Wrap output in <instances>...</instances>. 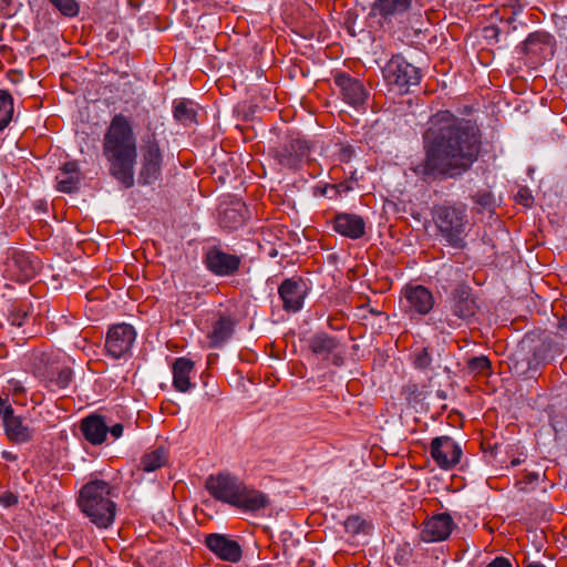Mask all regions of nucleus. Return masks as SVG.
<instances>
[{"label": "nucleus", "instance_id": "1", "mask_svg": "<svg viewBox=\"0 0 567 567\" xmlns=\"http://www.w3.org/2000/svg\"><path fill=\"white\" fill-rule=\"evenodd\" d=\"M427 124L423 135L425 157L412 164V172L425 182L466 172L480 153L477 125L450 111L437 112Z\"/></svg>", "mask_w": 567, "mask_h": 567}, {"label": "nucleus", "instance_id": "2", "mask_svg": "<svg viewBox=\"0 0 567 567\" xmlns=\"http://www.w3.org/2000/svg\"><path fill=\"white\" fill-rule=\"evenodd\" d=\"M103 155L110 163V173L124 187L134 185L136 138L130 120L116 114L103 138Z\"/></svg>", "mask_w": 567, "mask_h": 567}, {"label": "nucleus", "instance_id": "3", "mask_svg": "<svg viewBox=\"0 0 567 567\" xmlns=\"http://www.w3.org/2000/svg\"><path fill=\"white\" fill-rule=\"evenodd\" d=\"M114 488L104 480L93 478L82 486L78 504L97 528L110 527L116 515Z\"/></svg>", "mask_w": 567, "mask_h": 567}, {"label": "nucleus", "instance_id": "4", "mask_svg": "<svg viewBox=\"0 0 567 567\" xmlns=\"http://www.w3.org/2000/svg\"><path fill=\"white\" fill-rule=\"evenodd\" d=\"M415 0H373L367 16L370 28L394 32L405 28Z\"/></svg>", "mask_w": 567, "mask_h": 567}, {"label": "nucleus", "instance_id": "5", "mask_svg": "<svg viewBox=\"0 0 567 567\" xmlns=\"http://www.w3.org/2000/svg\"><path fill=\"white\" fill-rule=\"evenodd\" d=\"M164 152L161 147L158 135L148 124L146 132L141 136L138 185L155 184L162 176Z\"/></svg>", "mask_w": 567, "mask_h": 567}, {"label": "nucleus", "instance_id": "6", "mask_svg": "<svg viewBox=\"0 0 567 567\" xmlns=\"http://www.w3.org/2000/svg\"><path fill=\"white\" fill-rule=\"evenodd\" d=\"M203 264L214 276L230 277L239 271L241 257L229 252L219 240L209 239L203 246Z\"/></svg>", "mask_w": 567, "mask_h": 567}, {"label": "nucleus", "instance_id": "7", "mask_svg": "<svg viewBox=\"0 0 567 567\" xmlns=\"http://www.w3.org/2000/svg\"><path fill=\"white\" fill-rule=\"evenodd\" d=\"M384 81L389 86L406 92L421 80L420 69L410 63L400 54L393 55L382 69Z\"/></svg>", "mask_w": 567, "mask_h": 567}, {"label": "nucleus", "instance_id": "8", "mask_svg": "<svg viewBox=\"0 0 567 567\" xmlns=\"http://www.w3.org/2000/svg\"><path fill=\"white\" fill-rule=\"evenodd\" d=\"M38 270L35 259L28 252L17 247H9L4 252L2 275L14 281H28Z\"/></svg>", "mask_w": 567, "mask_h": 567}, {"label": "nucleus", "instance_id": "9", "mask_svg": "<svg viewBox=\"0 0 567 567\" xmlns=\"http://www.w3.org/2000/svg\"><path fill=\"white\" fill-rule=\"evenodd\" d=\"M206 488L215 499L236 506L239 496L245 491V483L237 476L221 473L216 476H209L206 482Z\"/></svg>", "mask_w": 567, "mask_h": 567}, {"label": "nucleus", "instance_id": "10", "mask_svg": "<svg viewBox=\"0 0 567 567\" xmlns=\"http://www.w3.org/2000/svg\"><path fill=\"white\" fill-rule=\"evenodd\" d=\"M136 331L128 323L112 326L106 334L105 349L110 357L121 359L127 355L135 342Z\"/></svg>", "mask_w": 567, "mask_h": 567}, {"label": "nucleus", "instance_id": "11", "mask_svg": "<svg viewBox=\"0 0 567 567\" xmlns=\"http://www.w3.org/2000/svg\"><path fill=\"white\" fill-rule=\"evenodd\" d=\"M401 308L409 316L427 315L434 307V297L424 286H405L402 290Z\"/></svg>", "mask_w": 567, "mask_h": 567}, {"label": "nucleus", "instance_id": "12", "mask_svg": "<svg viewBox=\"0 0 567 567\" xmlns=\"http://www.w3.org/2000/svg\"><path fill=\"white\" fill-rule=\"evenodd\" d=\"M430 454L440 468L451 470L460 463L463 451L452 437L437 436L431 442Z\"/></svg>", "mask_w": 567, "mask_h": 567}, {"label": "nucleus", "instance_id": "13", "mask_svg": "<svg viewBox=\"0 0 567 567\" xmlns=\"http://www.w3.org/2000/svg\"><path fill=\"white\" fill-rule=\"evenodd\" d=\"M449 305L453 318H447V322L452 328L460 326V321L470 320L477 310L476 301L466 287L456 288L450 298Z\"/></svg>", "mask_w": 567, "mask_h": 567}, {"label": "nucleus", "instance_id": "14", "mask_svg": "<svg viewBox=\"0 0 567 567\" xmlns=\"http://www.w3.org/2000/svg\"><path fill=\"white\" fill-rule=\"evenodd\" d=\"M311 351L333 365L343 364V349L340 341L326 332L315 334L310 340Z\"/></svg>", "mask_w": 567, "mask_h": 567}, {"label": "nucleus", "instance_id": "15", "mask_svg": "<svg viewBox=\"0 0 567 567\" xmlns=\"http://www.w3.org/2000/svg\"><path fill=\"white\" fill-rule=\"evenodd\" d=\"M333 81L346 103L353 107H359L365 103L369 93L359 79L352 78L346 72H338L334 74Z\"/></svg>", "mask_w": 567, "mask_h": 567}, {"label": "nucleus", "instance_id": "16", "mask_svg": "<svg viewBox=\"0 0 567 567\" xmlns=\"http://www.w3.org/2000/svg\"><path fill=\"white\" fill-rule=\"evenodd\" d=\"M278 293L286 311L297 312L303 307L308 293L306 282L298 277L288 278L279 286Z\"/></svg>", "mask_w": 567, "mask_h": 567}, {"label": "nucleus", "instance_id": "17", "mask_svg": "<svg viewBox=\"0 0 567 567\" xmlns=\"http://www.w3.org/2000/svg\"><path fill=\"white\" fill-rule=\"evenodd\" d=\"M310 147L301 137L291 138L277 154L279 164L290 171H298L309 157Z\"/></svg>", "mask_w": 567, "mask_h": 567}, {"label": "nucleus", "instance_id": "18", "mask_svg": "<svg viewBox=\"0 0 567 567\" xmlns=\"http://www.w3.org/2000/svg\"><path fill=\"white\" fill-rule=\"evenodd\" d=\"M454 526V520L450 514H436L424 523L421 537L426 543L442 542L451 535Z\"/></svg>", "mask_w": 567, "mask_h": 567}, {"label": "nucleus", "instance_id": "19", "mask_svg": "<svg viewBox=\"0 0 567 567\" xmlns=\"http://www.w3.org/2000/svg\"><path fill=\"white\" fill-rule=\"evenodd\" d=\"M527 55L537 61L550 59L555 53V39L546 32H534L523 44Z\"/></svg>", "mask_w": 567, "mask_h": 567}, {"label": "nucleus", "instance_id": "20", "mask_svg": "<svg viewBox=\"0 0 567 567\" xmlns=\"http://www.w3.org/2000/svg\"><path fill=\"white\" fill-rule=\"evenodd\" d=\"M206 546L220 559L237 563L241 558V547L225 535L209 534L205 539Z\"/></svg>", "mask_w": 567, "mask_h": 567}, {"label": "nucleus", "instance_id": "21", "mask_svg": "<svg viewBox=\"0 0 567 567\" xmlns=\"http://www.w3.org/2000/svg\"><path fill=\"white\" fill-rule=\"evenodd\" d=\"M3 429L7 437L16 444L31 442L37 433L35 429L30 426L25 419L20 415H14L9 419L3 424Z\"/></svg>", "mask_w": 567, "mask_h": 567}, {"label": "nucleus", "instance_id": "22", "mask_svg": "<svg viewBox=\"0 0 567 567\" xmlns=\"http://www.w3.org/2000/svg\"><path fill=\"white\" fill-rule=\"evenodd\" d=\"M466 215H435V224L443 237L450 243H457L465 230Z\"/></svg>", "mask_w": 567, "mask_h": 567}, {"label": "nucleus", "instance_id": "23", "mask_svg": "<svg viewBox=\"0 0 567 567\" xmlns=\"http://www.w3.org/2000/svg\"><path fill=\"white\" fill-rule=\"evenodd\" d=\"M333 228L342 236L359 239L365 234V221L360 215H334Z\"/></svg>", "mask_w": 567, "mask_h": 567}, {"label": "nucleus", "instance_id": "24", "mask_svg": "<svg viewBox=\"0 0 567 567\" xmlns=\"http://www.w3.org/2000/svg\"><path fill=\"white\" fill-rule=\"evenodd\" d=\"M173 386L176 391L188 392L195 384L190 381L194 373V362L187 358H177L172 368Z\"/></svg>", "mask_w": 567, "mask_h": 567}, {"label": "nucleus", "instance_id": "25", "mask_svg": "<svg viewBox=\"0 0 567 567\" xmlns=\"http://www.w3.org/2000/svg\"><path fill=\"white\" fill-rule=\"evenodd\" d=\"M107 430L105 419L96 414L89 415L81 424L84 437L94 445H100L105 441Z\"/></svg>", "mask_w": 567, "mask_h": 567}, {"label": "nucleus", "instance_id": "26", "mask_svg": "<svg viewBox=\"0 0 567 567\" xmlns=\"http://www.w3.org/2000/svg\"><path fill=\"white\" fill-rule=\"evenodd\" d=\"M270 501L267 494L248 487L245 484V491L239 496V501L235 507L246 513H258L269 505Z\"/></svg>", "mask_w": 567, "mask_h": 567}, {"label": "nucleus", "instance_id": "27", "mask_svg": "<svg viewBox=\"0 0 567 567\" xmlns=\"http://www.w3.org/2000/svg\"><path fill=\"white\" fill-rule=\"evenodd\" d=\"M40 380L52 392L68 389L73 381V372L69 367L50 369L40 374Z\"/></svg>", "mask_w": 567, "mask_h": 567}, {"label": "nucleus", "instance_id": "28", "mask_svg": "<svg viewBox=\"0 0 567 567\" xmlns=\"http://www.w3.org/2000/svg\"><path fill=\"white\" fill-rule=\"evenodd\" d=\"M234 332V321L227 316H219L207 333L210 348H220Z\"/></svg>", "mask_w": 567, "mask_h": 567}, {"label": "nucleus", "instance_id": "29", "mask_svg": "<svg viewBox=\"0 0 567 567\" xmlns=\"http://www.w3.org/2000/svg\"><path fill=\"white\" fill-rule=\"evenodd\" d=\"M55 178L60 192L72 193L76 190L81 182L78 165L73 162L64 164Z\"/></svg>", "mask_w": 567, "mask_h": 567}, {"label": "nucleus", "instance_id": "30", "mask_svg": "<svg viewBox=\"0 0 567 567\" xmlns=\"http://www.w3.org/2000/svg\"><path fill=\"white\" fill-rule=\"evenodd\" d=\"M353 184H355V182H353L351 178L339 184L317 185L313 188V194L317 197L338 199L341 198L343 195H348L353 189Z\"/></svg>", "mask_w": 567, "mask_h": 567}, {"label": "nucleus", "instance_id": "31", "mask_svg": "<svg viewBox=\"0 0 567 567\" xmlns=\"http://www.w3.org/2000/svg\"><path fill=\"white\" fill-rule=\"evenodd\" d=\"M196 105L193 101L182 99L174 101V117L184 125L196 122Z\"/></svg>", "mask_w": 567, "mask_h": 567}, {"label": "nucleus", "instance_id": "32", "mask_svg": "<svg viewBox=\"0 0 567 567\" xmlns=\"http://www.w3.org/2000/svg\"><path fill=\"white\" fill-rule=\"evenodd\" d=\"M167 461V453L165 449L158 447L150 453H146L140 463L141 470L151 473L162 467Z\"/></svg>", "mask_w": 567, "mask_h": 567}, {"label": "nucleus", "instance_id": "33", "mask_svg": "<svg viewBox=\"0 0 567 567\" xmlns=\"http://www.w3.org/2000/svg\"><path fill=\"white\" fill-rule=\"evenodd\" d=\"M347 534L350 536L369 535L371 532V524L361 515H350L343 523Z\"/></svg>", "mask_w": 567, "mask_h": 567}, {"label": "nucleus", "instance_id": "34", "mask_svg": "<svg viewBox=\"0 0 567 567\" xmlns=\"http://www.w3.org/2000/svg\"><path fill=\"white\" fill-rule=\"evenodd\" d=\"M12 96L6 91H0V132H2L9 125L12 120Z\"/></svg>", "mask_w": 567, "mask_h": 567}, {"label": "nucleus", "instance_id": "35", "mask_svg": "<svg viewBox=\"0 0 567 567\" xmlns=\"http://www.w3.org/2000/svg\"><path fill=\"white\" fill-rule=\"evenodd\" d=\"M561 348L558 343L553 340L545 339L542 344L535 349L534 357L537 361H547L556 353H560Z\"/></svg>", "mask_w": 567, "mask_h": 567}, {"label": "nucleus", "instance_id": "36", "mask_svg": "<svg viewBox=\"0 0 567 567\" xmlns=\"http://www.w3.org/2000/svg\"><path fill=\"white\" fill-rule=\"evenodd\" d=\"M51 4L64 17H76L80 12V6L75 0H54Z\"/></svg>", "mask_w": 567, "mask_h": 567}, {"label": "nucleus", "instance_id": "37", "mask_svg": "<svg viewBox=\"0 0 567 567\" xmlns=\"http://www.w3.org/2000/svg\"><path fill=\"white\" fill-rule=\"evenodd\" d=\"M514 199L517 204L522 205L525 208H532L534 203V197L532 192L526 186H518L516 193L514 194Z\"/></svg>", "mask_w": 567, "mask_h": 567}, {"label": "nucleus", "instance_id": "38", "mask_svg": "<svg viewBox=\"0 0 567 567\" xmlns=\"http://www.w3.org/2000/svg\"><path fill=\"white\" fill-rule=\"evenodd\" d=\"M491 362L485 355L472 358L468 361V369L477 374H485L489 370Z\"/></svg>", "mask_w": 567, "mask_h": 567}, {"label": "nucleus", "instance_id": "39", "mask_svg": "<svg viewBox=\"0 0 567 567\" xmlns=\"http://www.w3.org/2000/svg\"><path fill=\"white\" fill-rule=\"evenodd\" d=\"M474 200L483 209H488V210L493 212L494 208H495V202L496 200H495V197L493 196V194L491 192H487V190L478 192L474 196Z\"/></svg>", "mask_w": 567, "mask_h": 567}, {"label": "nucleus", "instance_id": "40", "mask_svg": "<svg viewBox=\"0 0 567 567\" xmlns=\"http://www.w3.org/2000/svg\"><path fill=\"white\" fill-rule=\"evenodd\" d=\"M432 358L427 349L423 348L421 351L414 354L413 364L416 369L424 370L431 365Z\"/></svg>", "mask_w": 567, "mask_h": 567}, {"label": "nucleus", "instance_id": "41", "mask_svg": "<svg viewBox=\"0 0 567 567\" xmlns=\"http://www.w3.org/2000/svg\"><path fill=\"white\" fill-rule=\"evenodd\" d=\"M14 415V410L11 405L9 398H2L0 395V420L2 422V425Z\"/></svg>", "mask_w": 567, "mask_h": 567}, {"label": "nucleus", "instance_id": "42", "mask_svg": "<svg viewBox=\"0 0 567 567\" xmlns=\"http://www.w3.org/2000/svg\"><path fill=\"white\" fill-rule=\"evenodd\" d=\"M485 567H512L509 559L505 557H496L489 561Z\"/></svg>", "mask_w": 567, "mask_h": 567}, {"label": "nucleus", "instance_id": "43", "mask_svg": "<svg viewBox=\"0 0 567 567\" xmlns=\"http://www.w3.org/2000/svg\"><path fill=\"white\" fill-rule=\"evenodd\" d=\"M0 503L3 506L9 507V506H12V505L17 504L18 503V498L12 493H6V494L1 495Z\"/></svg>", "mask_w": 567, "mask_h": 567}, {"label": "nucleus", "instance_id": "44", "mask_svg": "<svg viewBox=\"0 0 567 567\" xmlns=\"http://www.w3.org/2000/svg\"><path fill=\"white\" fill-rule=\"evenodd\" d=\"M123 425L117 423L112 426H109L107 433H110L115 440L120 439L123 434Z\"/></svg>", "mask_w": 567, "mask_h": 567}, {"label": "nucleus", "instance_id": "45", "mask_svg": "<svg viewBox=\"0 0 567 567\" xmlns=\"http://www.w3.org/2000/svg\"><path fill=\"white\" fill-rule=\"evenodd\" d=\"M220 216H221V218L219 220V224L225 229L231 231V230H234V229H236L238 227V225H234V226H229L228 225V219H230V217H233L234 215L225 214V215H220Z\"/></svg>", "mask_w": 567, "mask_h": 567}, {"label": "nucleus", "instance_id": "46", "mask_svg": "<svg viewBox=\"0 0 567 567\" xmlns=\"http://www.w3.org/2000/svg\"><path fill=\"white\" fill-rule=\"evenodd\" d=\"M25 317H27V312L18 311L16 315L12 316V324L21 327L23 324Z\"/></svg>", "mask_w": 567, "mask_h": 567}, {"label": "nucleus", "instance_id": "47", "mask_svg": "<svg viewBox=\"0 0 567 567\" xmlns=\"http://www.w3.org/2000/svg\"><path fill=\"white\" fill-rule=\"evenodd\" d=\"M1 456H2V458H3L4 461H8V462H14V461H17V460H18L17 454H14V453H13V452H11V451H7V450H6V451H3V452L1 453Z\"/></svg>", "mask_w": 567, "mask_h": 567}, {"label": "nucleus", "instance_id": "48", "mask_svg": "<svg viewBox=\"0 0 567 567\" xmlns=\"http://www.w3.org/2000/svg\"><path fill=\"white\" fill-rule=\"evenodd\" d=\"M526 460V455L524 454H519L517 457H514L512 461H511V465L513 467H516L518 465H520L522 463H524Z\"/></svg>", "mask_w": 567, "mask_h": 567}, {"label": "nucleus", "instance_id": "49", "mask_svg": "<svg viewBox=\"0 0 567 567\" xmlns=\"http://www.w3.org/2000/svg\"><path fill=\"white\" fill-rule=\"evenodd\" d=\"M527 483L532 484L534 482H537L539 480V473L538 472H530L526 475Z\"/></svg>", "mask_w": 567, "mask_h": 567}, {"label": "nucleus", "instance_id": "50", "mask_svg": "<svg viewBox=\"0 0 567 567\" xmlns=\"http://www.w3.org/2000/svg\"><path fill=\"white\" fill-rule=\"evenodd\" d=\"M235 205H236V207H234L231 210L234 213H239L241 210V206H244L245 204H241L240 202H237Z\"/></svg>", "mask_w": 567, "mask_h": 567}, {"label": "nucleus", "instance_id": "51", "mask_svg": "<svg viewBox=\"0 0 567 567\" xmlns=\"http://www.w3.org/2000/svg\"><path fill=\"white\" fill-rule=\"evenodd\" d=\"M350 156H351V150H343L342 151V154H341L342 158H350Z\"/></svg>", "mask_w": 567, "mask_h": 567}]
</instances>
